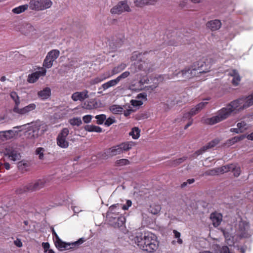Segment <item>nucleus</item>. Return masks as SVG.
I'll return each mask as SVG.
<instances>
[{
  "mask_svg": "<svg viewBox=\"0 0 253 253\" xmlns=\"http://www.w3.org/2000/svg\"><path fill=\"white\" fill-rule=\"evenodd\" d=\"M210 69L209 65L206 64L204 62L201 61L195 63L191 68H188L181 71L176 70L174 73L172 74L169 73L167 75H158L154 78H151L150 80L148 79L147 77H143L138 83L139 87L137 89H142V85L145 84L151 83L150 80L153 83V84L147 86V90H153L158 86L159 84L164 80L173 79L180 74L185 79L191 78L194 76H198L199 74L207 73L210 71Z\"/></svg>",
  "mask_w": 253,
  "mask_h": 253,
  "instance_id": "f257e3e1",
  "label": "nucleus"
},
{
  "mask_svg": "<svg viewBox=\"0 0 253 253\" xmlns=\"http://www.w3.org/2000/svg\"><path fill=\"white\" fill-rule=\"evenodd\" d=\"M253 105V92L247 97L240 98L231 102L225 107L218 110L215 115L208 118L207 124L214 125L228 118L232 112L243 110Z\"/></svg>",
  "mask_w": 253,
  "mask_h": 253,
  "instance_id": "f03ea898",
  "label": "nucleus"
},
{
  "mask_svg": "<svg viewBox=\"0 0 253 253\" xmlns=\"http://www.w3.org/2000/svg\"><path fill=\"white\" fill-rule=\"evenodd\" d=\"M132 240L139 249L148 253L156 251L159 246L157 236L149 232L137 233Z\"/></svg>",
  "mask_w": 253,
  "mask_h": 253,
  "instance_id": "7ed1b4c3",
  "label": "nucleus"
},
{
  "mask_svg": "<svg viewBox=\"0 0 253 253\" xmlns=\"http://www.w3.org/2000/svg\"><path fill=\"white\" fill-rule=\"evenodd\" d=\"M135 145V143L132 141H127L122 143L111 147L108 149L105 153L108 157H113L118 155L121 154L124 152H126L131 149Z\"/></svg>",
  "mask_w": 253,
  "mask_h": 253,
  "instance_id": "20e7f679",
  "label": "nucleus"
},
{
  "mask_svg": "<svg viewBox=\"0 0 253 253\" xmlns=\"http://www.w3.org/2000/svg\"><path fill=\"white\" fill-rule=\"evenodd\" d=\"M235 233L240 238H248L252 236L253 232L248 222L241 220L236 227Z\"/></svg>",
  "mask_w": 253,
  "mask_h": 253,
  "instance_id": "39448f33",
  "label": "nucleus"
},
{
  "mask_svg": "<svg viewBox=\"0 0 253 253\" xmlns=\"http://www.w3.org/2000/svg\"><path fill=\"white\" fill-rule=\"evenodd\" d=\"M52 5L51 0H31L29 7L36 11H42L50 8Z\"/></svg>",
  "mask_w": 253,
  "mask_h": 253,
  "instance_id": "423d86ee",
  "label": "nucleus"
},
{
  "mask_svg": "<svg viewBox=\"0 0 253 253\" xmlns=\"http://www.w3.org/2000/svg\"><path fill=\"white\" fill-rule=\"evenodd\" d=\"M60 51L58 49H52L49 51L43 60L42 66L44 68H50L55 61L59 57Z\"/></svg>",
  "mask_w": 253,
  "mask_h": 253,
  "instance_id": "0eeeda50",
  "label": "nucleus"
},
{
  "mask_svg": "<svg viewBox=\"0 0 253 253\" xmlns=\"http://www.w3.org/2000/svg\"><path fill=\"white\" fill-rule=\"evenodd\" d=\"M84 242V238H80L76 242L68 243L64 242L60 239L58 241H55V245L59 251H63L78 247Z\"/></svg>",
  "mask_w": 253,
  "mask_h": 253,
  "instance_id": "6e6552de",
  "label": "nucleus"
},
{
  "mask_svg": "<svg viewBox=\"0 0 253 253\" xmlns=\"http://www.w3.org/2000/svg\"><path fill=\"white\" fill-rule=\"evenodd\" d=\"M131 11V9L128 4L126 0H122L119 1L116 5L114 6L110 10V12L112 14L120 15L124 12H129Z\"/></svg>",
  "mask_w": 253,
  "mask_h": 253,
  "instance_id": "1a4fd4ad",
  "label": "nucleus"
},
{
  "mask_svg": "<svg viewBox=\"0 0 253 253\" xmlns=\"http://www.w3.org/2000/svg\"><path fill=\"white\" fill-rule=\"evenodd\" d=\"M16 30L22 34L31 36L36 33V29L33 25L28 22H23L16 27Z\"/></svg>",
  "mask_w": 253,
  "mask_h": 253,
  "instance_id": "9d476101",
  "label": "nucleus"
},
{
  "mask_svg": "<svg viewBox=\"0 0 253 253\" xmlns=\"http://www.w3.org/2000/svg\"><path fill=\"white\" fill-rule=\"evenodd\" d=\"M69 133V129L64 128L59 133L56 139L57 145L58 146L64 149L67 148L69 147V143L67 139Z\"/></svg>",
  "mask_w": 253,
  "mask_h": 253,
  "instance_id": "9b49d317",
  "label": "nucleus"
},
{
  "mask_svg": "<svg viewBox=\"0 0 253 253\" xmlns=\"http://www.w3.org/2000/svg\"><path fill=\"white\" fill-rule=\"evenodd\" d=\"M4 155L9 160L12 161H18L21 158L20 154L17 148L12 146H8L5 148Z\"/></svg>",
  "mask_w": 253,
  "mask_h": 253,
  "instance_id": "f8f14e48",
  "label": "nucleus"
},
{
  "mask_svg": "<svg viewBox=\"0 0 253 253\" xmlns=\"http://www.w3.org/2000/svg\"><path fill=\"white\" fill-rule=\"evenodd\" d=\"M46 181V179L44 178L41 179H38L34 182H31L26 186V190H25V191L33 192L40 190L44 186Z\"/></svg>",
  "mask_w": 253,
  "mask_h": 253,
  "instance_id": "ddd939ff",
  "label": "nucleus"
},
{
  "mask_svg": "<svg viewBox=\"0 0 253 253\" xmlns=\"http://www.w3.org/2000/svg\"><path fill=\"white\" fill-rule=\"evenodd\" d=\"M36 108V105L35 103H31L28 105L22 108H19V106H14L13 111L20 115H28L30 112L34 111Z\"/></svg>",
  "mask_w": 253,
  "mask_h": 253,
  "instance_id": "4468645a",
  "label": "nucleus"
},
{
  "mask_svg": "<svg viewBox=\"0 0 253 253\" xmlns=\"http://www.w3.org/2000/svg\"><path fill=\"white\" fill-rule=\"evenodd\" d=\"M208 104L207 101H203L197 104L195 107L192 108L191 110L185 113L183 118L185 119H190L192 116L199 112Z\"/></svg>",
  "mask_w": 253,
  "mask_h": 253,
  "instance_id": "2eb2a0df",
  "label": "nucleus"
},
{
  "mask_svg": "<svg viewBox=\"0 0 253 253\" xmlns=\"http://www.w3.org/2000/svg\"><path fill=\"white\" fill-rule=\"evenodd\" d=\"M46 73V69L44 68H41L40 71H36L31 74H29L27 79V81L29 83H34L36 82L40 77L44 76Z\"/></svg>",
  "mask_w": 253,
  "mask_h": 253,
  "instance_id": "dca6fc26",
  "label": "nucleus"
},
{
  "mask_svg": "<svg viewBox=\"0 0 253 253\" xmlns=\"http://www.w3.org/2000/svg\"><path fill=\"white\" fill-rule=\"evenodd\" d=\"M108 218L111 224L115 227L122 226L126 222V218L123 216L116 217L110 214L109 215Z\"/></svg>",
  "mask_w": 253,
  "mask_h": 253,
  "instance_id": "f3484780",
  "label": "nucleus"
},
{
  "mask_svg": "<svg viewBox=\"0 0 253 253\" xmlns=\"http://www.w3.org/2000/svg\"><path fill=\"white\" fill-rule=\"evenodd\" d=\"M21 127V126L14 127H13V129L12 130L0 131L1 141H4L5 140L10 139L14 137L18 133L17 131L15 129Z\"/></svg>",
  "mask_w": 253,
  "mask_h": 253,
  "instance_id": "a211bd4d",
  "label": "nucleus"
},
{
  "mask_svg": "<svg viewBox=\"0 0 253 253\" xmlns=\"http://www.w3.org/2000/svg\"><path fill=\"white\" fill-rule=\"evenodd\" d=\"M88 91L87 90H84L83 91H77L71 96V98L74 101H83L85 99L88 98Z\"/></svg>",
  "mask_w": 253,
  "mask_h": 253,
  "instance_id": "6ab92c4d",
  "label": "nucleus"
},
{
  "mask_svg": "<svg viewBox=\"0 0 253 253\" xmlns=\"http://www.w3.org/2000/svg\"><path fill=\"white\" fill-rule=\"evenodd\" d=\"M32 129L38 135H41L43 134L47 129V126L41 122H36L32 126Z\"/></svg>",
  "mask_w": 253,
  "mask_h": 253,
  "instance_id": "aec40b11",
  "label": "nucleus"
},
{
  "mask_svg": "<svg viewBox=\"0 0 253 253\" xmlns=\"http://www.w3.org/2000/svg\"><path fill=\"white\" fill-rule=\"evenodd\" d=\"M136 98L138 100H132L131 101V105L134 107H139L143 103L142 100H147V94L145 93H139L137 95Z\"/></svg>",
  "mask_w": 253,
  "mask_h": 253,
  "instance_id": "412c9836",
  "label": "nucleus"
},
{
  "mask_svg": "<svg viewBox=\"0 0 253 253\" xmlns=\"http://www.w3.org/2000/svg\"><path fill=\"white\" fill-rule=\"evenodd\" d=\"M237 128H232L230 131L237 133L243 132L245 130L248 129L250 127L249 125L244 121L238 123L237 125Z\"/></svg>",
  "mask_w": 253,
  "mask_h": 253,
  "instance_id": "4be33fe9",
  "label": "nucleus"
},
{
  "mask_svg": "<svg viewBox=\"0 0 253 253\" xmlns=\"http://www.w3.org/2000/svg\"><path fill=\"white\" fill-rule=\"evenodd\" d=\"M228 75L232 77V83L234 85L237 86L241 81V77L236 70H231L228 72Z\"/></svg>",
  "mask_w": 253,
  "mask_h": 253,
  "instance_id": "5701e85b",
  "label": "nucleus"
},
{
  "mask_svg": "<svg viewBox=\"0 0 253 253\" xmlns=\"http://www.w3.org/2000/svg\"><path fill=\"white\" fill-rule=\"evenodd\" d=\"M219 142V140L217 138L214 139V140L210 142L207 145L203 147L201 149L197 151L195 154L197 155H199L202 154L203 153L205 152L207 149L209 148H212L216 146Z\"/></svg>",
  "mask_w": 253,
  "mask_h": 253,
  "instance_id": "b1692460",
  "label": "nucleus"
},
{
  "mask_svg": "<svg viewBox=\"0 0 253 253\" xmlns=\"http://www.w3.org/2000/svg\"><path fill=\"white\" fill-rule=\"evenodd\" d=\"M211 219L213 225L214 227H217L222 220V215L220 213L214 212L211 214Z\"/></svg>",
  "mask_w": 253,
  "mask_h": 253,
  "instance_id": "393cba45",
  "label": "nucleus"
},
{
  "mask_svg": "<svg viewBox=\"0 0 253 253\" xmlns=\"http://www.w3.org/2000/svg\"><path fill=\"white\" fill-rule=\"evenodd\" d=\"M221 25V22L219 20H211L207 23V27L212 31H215L219 29Z\"/></svg>",
  "mask_w": 253,
  "mask_h": 253,
  "instance_id": "a878e982",
  "label": "nucleus"
},
{
  "mask_svg": "<svg viewBox=\"0 0 253 253\" xmlns=\"http://www.w3.org/2000/svg\"><path fill=\"white\" fill-rule=\"evenodd\" d=\"M157 0H135L134 3L137 7H143L146 5L154 4Z\"/></svg>",
  "mask_w": 253,
  "mask_h": 253,
  "instance_id": "bb28decb",
  "label": "nucleus"
},
{
  "mask_svg": "<svg viewBox=\"0 0 253 253\" xmlns=\"http://www.w3.org/2000/svg\"><path fill=\"white\" fill-rule=\"evenodd\" d=\"M38 94V96L42 99H46L50 96V88L48 87H46L44 88L42 90L39 91Z\"/></svg>",
  "mask_w": 253,
  "mask_h": 253,
  "instance_id": "cd10ccee",
  "label": "nucleus"
},
{
  "mask_svg": "<svg viewBox=\"0 0 253 253\" xmlns=\"http://www.w3.org/2000/svg\"><path fill=\"white\" fill-rule=\"evenodd\" d=\"M83 107L84 109L91 110L96 108L98 107V104L95 100L91 99L89 101L84 102Z\"/></svg>",
  "mask_w": 253,
  "mask_h": 253,
  "instance_id": "c85d7f7f",
  "label": "nucleus"
},
{
  "mask_svg": "<svg viewBox=\"0 0 253 253\" xmlns=\"http://www.w3.org/2000/svg\"><path fill=\"white\" fill-rule=\"evenodd\" d=\"M118 84V82L117 81L116 79L111 80L102 84L101 86L99 88V89H101L102 88L104 90H105L111 87L115 86Z\"/></svg>",
  "mask_w": 253,
  "mask_h": 253,
  "instance_id": "c756f323",
  "label": "nucleus"
},
{
  "mask_svg": "<svg viewBox=\"0 0 253 253\" xmlns=\"http://www.w3.org/2000/svg\"><path fill=\"white\" fill-rule=\"evenodd\" d=\"M126 67L127 65L124 63H122L118 66L115 67L111 71V73L113 76L121 73L122 71L124 70Z\"/></svg>",
  "mask_w": 253,
  "mask_h": 253,
  "instance_id": "7c9ffc66",
  "label": "nucleus"
},
{
  "mask_svg": "<svg viewBox=\"0 0 253 253\" xmlns=\"http://www.w3.org/2000/svg\"><path fill=\"white\" fill-rule=\"evenodd\" d=\"M29 4H24L16 7L12 9V12L16 14H19L27 10Z\"/></svg>",
  "mask_w": 253,
  "mask_h": 253,
  "instance_id": "2f4dec72",
  "label": "nucleus"
},
{
  "mask_svg": "<svg viewBox=\"0 0 253 253\" xmlns=\"http://www.w3.org/2000/svg\"><path fill=\"white\" fill-rule=\"evenodd\" d=\"M161 210V207L158 204H153L148 209V211L154 215L158 214Z\"/></svg>",
  "mask_w": 253,
  "mask_h": 253,
  "instance_id": "473e14b6",
  "label": "nucleus"
},
{
  "mask_svg": "<svg viewBox=\"0 0 253 253\" xmlns=\"http://www.w3.org/2000/svg\"><path fill=\"white\" fill-rule=\"evenodd\" d=\"M235 168V164H230L226 166H224L221 168H218V169H219V173L227 172L229 171H232Z\"/></svg>",
  "mask_w": 253,
  "mask_h": 253,
  "instance_id": "72a5a7b5",
  "label": "nucleus"
},
{
  "mask_svg": "<svg viewBox=\"0 0 253 253\" xmlns=\"http://www.w3.org/2000/svg\"><path fill=\"white\" fill-rule=\"evenodd\" d=\"M85 129L89 132H101L102 131L101 127L94 125H87L85 127Z\"/></svg>",
  "mask_w": 253,
  "mask_h": 253,
  "instance_id": "f704fd0d",
  "label": "nucleus"
},
{
  "mask_svg": "<svg viewBox=\"0 0 253 253\" xmlns=\"http://www.w3.org/2000/svg\"><path fill=\"white\" fill-rule=\"evenodd\" d=\"M130 163L128 160L126 159H121L115 162L114 166L117 167H121L129 165Z\"/></svg>",
  "mask_w": 253,
  "mask_h": 253,
  "instance_id": "c9c22d12",
  "label": "nucleus"
},
{
  "mask_svg": "<svg viewBox=\"0 0 253 253\" xmlns=\"http://www.w3.org/2000/svg\"><path fill=\"white\" fill-rule=\"evenodd\" d=\"M110 110L114 114H119L123 112V108L118 105H113L110 107Z\"/></svg>",
  "mask_w": 253,
  "mask_h": 253,
  "instance_id": "e433bc0d",
  "label": "nucleus"
},
{
  "mask_svg": "<svg viewBox=\"0 0 253 253\" xmlns=\"http://www.w3.org/2000/svg\"><path fill=\"white\" fill-rule=\"evenodd\" d=\"M219 169H218V168H214L211 169H209L205 172L203 175H210V176H214L216 175L219 174Z\"/></svg>",
  "mask_w": 253,
  "mask_h": 253,
  "instance_id": "4c0bfd02",
  "label": "nucleus"
},
{
  "mask_svg": "<svg viewBox=\"0 0 253 253\" xmlns=\"http://www.w3.org/2000/svg\"><path fill=\"white\" fill-rule=\"evenodd\" d=\"M36 133L37 132H35L31 128L26 132L25 135L28 139H35L38 137V135Z\"/></svg>",
  "mask_w": 253,
  "mask_h": 253,
  "instance_id": "58836bf2",
  "label": "nucleus"
},
{
  "mask_svg": "<svg viewBox=\"0 0 253 253\" xmlns=\"http://www.w3.org/2000/svg\"><path fill=\"white\" fill-rule=\"evenodd\" d=\"M140 132V129L138 127H135L133 128L129 132V135H131L133 139H136L139 137Z\"/></svg>",
  "mask_w": 253,
  "mask_h": 253,
  "instance_id": "ea45409f",
  "label": "nucleus"
},
{
  "mask_svg": "<svg viewBox=\"0 0 253 253\" xmlns=\"http://www.w3.org/2000/svg\"><path fill=\"white\" fill-rule=\"evenodd\" d=\"M29 166V163L25 161H22L18 163V169L22 171L26 170Z\"/></svg>",
  "mask_w": 253,
  "mask_h": 253,
  "instance_id": "a19ab883",
  "label": "nucleus"
},
{
  "mask_svg": "<svg viewBox=\"0 0 253 253\" xmlns=\"http://www.w3.org/2000/svg\"><path fill=\"white\" fill-rule=\"evenodd\" d=\"M11 98L13 99V100L15 102V105L14 106H19V104L20 103V101L19 99V97L18 96L17 94L15 92H11L10 94Z\"/></svg>",
  "mask_w": 253,
  "mask_h": 253,
  "instance_id": "79ce46f5",
  "label": "nucleus"
},
{
  "mask_svg": "<svg viewBox=\"0 0 253 253\" xmlns=\"http://www.w3.org/2000/svg\"><path fill=\"white\" fill-rule=\"evenodd\" d=\"M45 152L44 148L42 147H38L36 149L35 154L38 155L40 160L44 159V153Z\"/></svg>",
  "mask_w": 253,
  "mask_h": 253,
  "instance_id": "37998d69",
  "label": "nucleus"
},
{
  "mask_svg": "<svg viewBox=\"0 0 253 253\" xmlns=\"http://www.w3.org/2000/svg\"><path fill=\"white\" fill-rule=\"evenodd\" d=\"M246 137V135H241L240 136H237L234 137H233L231 139L229 140L230 144H233L237 142H239Z\"/></svg>",
  "mask_w": 253,
  "mask_h": 253,
  "instance_id": "c03bdc74",
  "label": "nucleus"
},
{
  "mask_svg": "<svg viewBox=\"0 0 253 253\" xmlns=\"http://www.w3.org/2000/svg\"><path fill=\"white\" fill-rule=\"evenodd\" d=\"M95 118L97 120V124L98 125H102L104 122H105V121L106 119V116L104 114H101L96 115Z\"/></svg>",
  "mask_w": 253,
  "mask_h": 253,
  "instance_id": "a18cd8bd",
  "label": "nucleus"
},
{
  "mask_svg": "<svg viewBox=\"0 0 253 253\" xmlns=\"http://www.w3.org/2000/svg\"><path fill=\"white\" fill-rule=\"evenodd\" d=\"M70 123L72 126H80L82 122L81 119L79 118H74L70 120Z\"/></svg>",
  "mask_w": 253,
  "mask_h": 253,
  "instance_id": "49530a36",
  "label": "nucleus"
},
{
  "mask_svg": "<svg viewBox=\"0 0 253 253\" xmlns=\"http://www.w3.org/2000/svg\"><path fill=\"white\" fill-rule=\"evenodd\" d=\"M130 75V72L128 71H125L122 73L121 75L118 76L116 79L118 82L119 83L122 80L125 79L127 78Z\"/></svg>",
  "mask_w": 253,
  "mask_h": 253,
  "instance_id": "de8ad7c7",
  "label": "nucleus"
},
{
  "mask_svg": "<svg viewBox=\"0 0 253 253\" xmlns=\"http://www.w3.org/2000/svg\"><path fill=\"white\" fill-rule=\"evenodd\" d=\"M112 76H113V75L112 74V73L110 72L109 71H107L106 72H105L103 74H101V75H99V77L100 78V79H101L102 81H103L110 77H111Z\"/></svg>",
  "mask_w": 253,
  "mask_h": 253,
  "instance_id": "09e8293b",
  "label": "nucleus"
},
{
  "mask_svg": "<svg viewBox=\"0 0 253 253\" xmlns=\"http://www.w3.org/2000/svg\"><path fill=\"white\" fill-rule=\"evenodd\" d=\"M115 122V120L114 118L109 117L108 119H106L105 120V121L104 122V125L106 126H109L110 125H111L112 124H113V123H114Z\"/></svg>",
  "mask_w": 253,
  "mask_h": 253,
  "instance_id": "8fccbe9b",
  "label": "nucleus"
},
{
  "mask_svg": "<svg viewBox=\"0 0 253 253\" xmlns=\"http://www.w3.org/2000/svg\"><path fill=\"white\" fill-rule=\"evenodd\" d=\"M173 232L175 237L177 239V243L179 244H181L182 243V240L180 238V233L179 232L177 231L176 230H173Z\"/></svg>",
  "mask_w": 253,
  "mask_h": 253,
  "instance_id": "3c124183",
  "label": "nucleus"
},
{
  "mask_svg": "<svg viewBox=\"0 0 253 253\" xmlns=\"http://www.w3.org/2000/svg\"><path fill=\"white\" fill-rule=\"evenodd\" d=\"M131 201L128 200L126 201V203L122 206V208L124 210H127L131 206Z\"/></svg>",
  "mask_w": 253,
  "mask_h": 253,
  "instance_id": "603ef678",
  "label": "nucleus"
},
{
  "mask_svg": "<svg viewBox=\"0 0 253 253\" xmlns=\"http://www.w3.org/2000/svg\"><path fill=\"white\" fill-rule=\"evenodd\" d=\"M101 82H102V81L101 79H100L99 76H98L97 77L95 78L94 79H92L90 81V83L91 84H97Z\"/></svg>",
  "mask_w": 253,
  "mask_h": 253,
  "instance_id": "864d4df0",
  "label": "nucleus"
},
{
  "mask_svg": "<svg viewBox=\"0 0 253 253\" xmlns=\"http://www.w3.org/2000/svg\"><path fill=\"white\" fill-rule=\"evenodd\" d=\"M185 160L184 158H181L173 161L172 166H176L179 164L182 163Z\"/></svg>",
  "mask_w": 253,
  "mask_h": 253,
  "instance_id": "5fc2aeb1",
  "label": "nucleus"
},
{
  "mask_svg": "<svg viewBox=\"0 0 253 253\" xmlns=\"http://www.w3.org/2000/svg\"><path fill=\"white\" fill-rule=\"evenodd\" d=\"M232 171L233 172L235 176H238L240 174V168L235 165V168L233 170H232Z\"/></svg>",
  "mask_w": 253,
  "mask_h": 253,
  "instance_id": "6e6d98bb",
  "label": "nucleus"
},
{
  "mask_svg": "<svg viewBox=\"0 0 253 253\" xmlns=\"http://www.w3.org/2000/svg\"><path fill=\"white\" fill-rule=\"evenodd\" d=\"M92 119V116L90 115H87L83 117V120L85 123H88L90 122Z\"/></svg>",
  "mask_w": 253,
  "mask_h": 253,
  "instance_id": "4d7b16f0",
  "label": "nucleus"
},
{
  "mask_svg": "<svg viewBox=\"0 0 253 253\" xmlns=\"http://www.w3.org/2000/svg\"><path fill=\"white\" fill-rule=\"evenodd\" d=\"M195 181V180L193 178H192V179H188L186 182H184L183 183H182L181 184V187H184L185 186H186L188 184H192L193 183H194V182Z\"/></svg>",
  "mask_w": 253,
  "mask_h": 253,
  "instance_id": "13d9d810",
  "label": "nucleus"
},
{
  "mask_svg": "<svg viewBox=\"0 0 253 253\" xmlns=\"http://www.w3.org/2000/svg\"><path fill=\"white\" fill-rule=\"evenodd\" d=\"M42 247L44 249V252L46 253L50 248V245L47 242H43L42 243Z\"/></svg>",
  "mask_w": 253,
  "mask_h": 253,
  "instance_id": "bf43d9fd",
  "label": "nucleus"
},
{
  "mask_svg": "<svg viewBox=\"0 0 253 253\" xmlns=\"http://www.w3.org/2000/svg\"><path fill=\"white\" fill-rule=\"evenodd\" d=\"M14 245L17 247H21L23 246V244L20 239L17 238L14 241Z\"/></svg>",
  "mask_w": 253,
  "mask_h": 253,
  "instance_id": "052dcab7",
  "label": "nucleus"
},
{
  "mask_svg": "<svg viewBox=\"0 0 253 253\" xmlns=\"http://www.w3.org/2000/svg\"><path fill=\"white\" fill-rule=\"evenodd\" d=\"M147 53V52H145L143 53H137V52H134L133 53V55L132 56V58L133 59H134L135 56L137 57L138 56H139V57H140L142 55H145V54H146Z\"/></svg>",
  "mask_w": 253,
  "mask_h": 253,
  "instance_id": "680f3d73",
  "label": "nucleus"
},
{
  "mask_svg": "<svg viewBox=\"0 0 253 253\" xmlns=\"http://www.w3.org/2000/svg\"><path fill=\"white\" fill-rule=\"evenodd\" d=\"M132 112V110L128 109L127 110L125 111L124 114L126 117H127L131 114Z\"/></svg>",
  "mask_w": 253,
  "mask_h": 253,
  "instance_id": "e2e57ef3",
  "label": "nucleus"
},
{
  "mask_svg": "<svg viewBox=\"0 0 253 253\" xmlns=\"http://www.w3.org/2000/svg\"><path fill=\"white\" fill-rule=\"evenodd\" d=\"M53 238L54 242L58 241L59 240H60L57 233H56V234H55L54 235H53Z\"/></svg>",
  "mask_w": 253,
  "mask_h": 253,
  "instance_id": "0e129e2a",
  "label": "nucleus"
},
{
  "mask_svg": "<svg viewBox=\"0 0 253 253\" xmlns=\"http://www.w3.org/2000/svg\"><path fill=\"white\" fill-rule=\"evenodd\" d=\"M246 137H247L249 140H253V132L250 134H249L247 136L246 135Z\"/></svg>",
  "mask_w": 253,
  "mask_h": 253,
  "instance_id": "69168bd1",
  "label": "nucleus"
},
{
  "mask_svg": "<svg viewBox=\"0 0 253 253\" xmlns=\"http://www.w3.org/2000/svg\"><path fill=\"white\" fill-rule=\"evenodd\" d=\"M192 120H191L187 125L184 126V129H186L189 126H190L192 124Z\"/></svg>",
  "mask_w": 253,
  "mask_h": 253,
  "instance_id": "338daca9",
  "label": "nucleus"
},
{
  "mask_svg": "<svg viewBox=\"0 0 253 253\" xmlns=\"http://www.w3.org/2000/svg\"><path fill=\"white\" fill-rule=\"evenodd\" d=\"M3 166L4 167V168H5V169H10V165L8 163H5L3 164Z\"/></svg>",
  "mask_w": 253,
  "mask_h": 253,
  "instance_id": "774afa93",
  "label": "nucleus"
}]
</instances>
